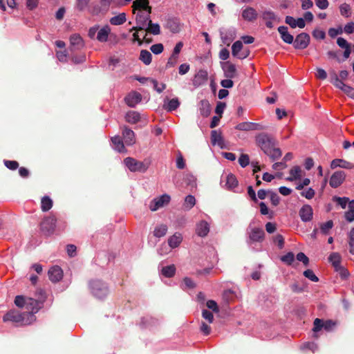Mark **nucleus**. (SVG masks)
Segmentation results:
<instances>
[{"label":"nucleus","mask_w":354,"mask_h":354,"mask_svg":"<svg viewBox=\"0 0 354 354\" xmlns=\"http://www.w3.org/2000/svg\"><path fill=\"white\" fill-rule=\"evenodd\" d=\"M180 105V102L178 98H173L166 102L164 104V108L168 111L176 110Z\"/></svg>","instance_id":"e433bc0d"},{"label":"nucleus","mask_w":354,"mask_h":354,"mask_svg":"<svg viewBox=\"0 0 354 354\" xmlns=\"http://www.w3.org/2000/svg\"><path fill=\"white\" fill-rule=\"evenodd\" d=\"M132 8L133 14H136L137 12H142V10H151V8L149 6V0H135Z\"/></svg>","instance_id":"412c9836"},{"label":"nucleus","mask_w":354,"mask_h":354,"mask_svg":"<svg viewBox=\"0 0 354 354\" xmlns=\"http://www.w3.org/2000/svg\"><path fill=\"white\" fill-rule=\"evenodd\" d=\"M236 129L240 131H249L255 130H263L265 129V127L258 123L244 122L237 124L236 126Z\"/></svg>","instance_id":"ddd939ff"},{"label":"nucleus","mask_w":354,"mask_h":354,"mask_svg":"<svg viewBox=\"0 0 354 354\" xmlns=\"http://www.w3.org/2000/svg\"><path fill=\"white\" fill-rule=\"evenodd\" d=\"M39 0H26V5L27 8L30 10L35 9L39 4Z\"/></svg>","instance_id":"0e129e2a"},{"label":"nucleus","mask_w":354,"mask_h":354,"mask_svg":"<svg viewBox=\"0 0 354 354\" xmlns=\"http://www.w3.org/2000/svg\"><path fill=\"white\" fill-rule=\"evenodd\" d=\"M249 162V156L246 154H242L239 158V163L242 167H245L248 165Z\"/></svg>","instance_id":"13d9d810"},{"label":"nucleus","mask_w":354,"mask_h":354,"mask_svg":"<svg viewBox=\"0 0 354 354\" xmlns=\"http://www.w3.org/2000/svg\"><path fill=\"white\" fill-rule=\"evenodd\" d=\"M241 17L247 21H254L257 19L258 13L252 7H246L243 9Z\"/></svg>","instance_id":"aec40b11"},{"label":"nucleus","mask_w":354,"mask_h":354,"mask_svg":"<svg viewBox=\"0 0 354 354\" xmlns=\"http://www.w3.org/2000/svg\"><path fill=\"white\" fill-rule=\"evenodd\" d=\"M348 244H349V252L354 254V227L348 233Z\"/></svg>","instance_id":"09e8293b"},{"label":"nucleus","mask_w":354,"mask_h":354,"mask_svg":"<svg viewBox=\"0 0 354 354\" xmlns=\"http://www.w3.org/2000/svg\"><path fill=\"white\" fill-rule=\"evenodd\" d=\"M176 272V267L174 265H170L163 267L161 270V273L166 277H171Z\"/></svg>","instance_id":"79ce46f5"},{"label":"nucleus","mask_w":354,"mask_h":354,"mask_svg":"<svg viewBox=\"0 0 354 354\" xmlns=\"http://www.w3.org/2000/svg\"><path fill=\"white\" fill-rule=\"evenodd\" d=\"M124 100L129 106L134 107L141 102L142 95L136 91H131L125 97Z\"/></svg>","instance_id":"dca6fc26"},{"label":"nucleus","mask_w":354,"mask_h":354,"mask_svg":"<svg viewBox=\"0 0 354 354\" xmlns=\"http://www.w3.org/2000/svg\"><path fill=\"white\" fill-rule=\"evenodd\" d=\"M304 275L310 279L312 281L317 282L318 281V277L315 274L314 272L312 270H306L304 272Z\"/></svg>","instance_id":"3c124183"},{"label":"nucleus","mask_w":354,"mask_h":354,"mask_svg":"<svg viewBox=\"0 0 354 354\" xmlns=\"http://www.w3.org/2000/svg\"><path fill=\"white\" fill-rule=\"evenodd\" d=\"M342 91L346 93L348 97L354 99V88L348 85H345Z\"/></svg>","instance_id":"052dcab7"},{"label":"nucleus","mask_w":354,"mask_h":354,"mask_svg":"<svg viewBox=\"0 0 354 354\" xmlns=\"http://www.w3.org/2000/svg\"><path fill=\"white\" fill-rule=\"evenodd\" d=\"M207 72L204 70H200L194 77L192 84L197 88L206 83L207 80Z\"/></svg>","instance_id":"f3484780"},{"label":"nucleus","mask_w":354,"mask_h":354,"mask_svg":"<svg viewBox=\"0 0 354 354\" xmlns=\"http://www.w3.org/2000/svg\"><path fill=\"white\" fill-rule=\"evenodd\" d=\"M313 208L309 205H305L299 210V216L302 221L308 222L313 218Z\"/></svg>","instance_id":"4be33fe9"},{"label":"nucleus","mask_w":354,"mask_h":354,"mask_svg":"<svg viewBox=\"0 0 354 354\" xmlns=\"http://www.w3.org/2000/svg\"><path fill=\"white\" fill-rule=\"evenodd\" d=\"M141 120V115L138 112L130 111L125 115V120L130 124H136Z\"/></svg>","instance_id":"473e14b6"},{"label":"nucleus","mask_w":354,"mask_h":354,"mask_svg":"<svg viewBox=\"0 0 354 354\" xmlns=\"http://www.w3.org/2000/svg\"><path fill=\"white\" fill-rule=\"evenodd\" d=\"M297 259L302 262L305 266H307L309 262L308 257L303 252H299L297 254Z\"/></svg>","instance_id":"69168bd1"},{"label":"nucleus","mask_w":354,"mask_h":354,"mask_svg":"<svg viewBox=\"0 0 354 354\" xmlns=\"http://www.w3.org/2000/svg\"><path fill=\"white\" fill-rule=\"evenodd\" d=\"M70 43L75 48H82L84 46V41L79 35H73L70 37Z\"/></svg>","instance_id":"c9c22d12"},{"label":"nucleus","mask_w":354,"mask_h":354,"mask_svg":"<svg viewBox=\"0 0 354 354\" xmlns=\"http://www.w3.org/2000/svg\"><path fill=\"white\" fill-rule=\"evenodd\" d=\"M196 204V199L194 196L188 195L185 198L184 207L189 210L192 209Z\"/></svg>","instance_id":"49530a36"},{"label":"nucleus","mask_w":354,"mask_h":354,"mask_svg":"<svg viewBox=\"0 0 354 354\" xmlns=\"http://www.w3.org/2000/svg\"><path fill=\"white\" fill-rule=\"evenodd\" d=\"M339 11H340V14L343 17H345L346 18L351 17V7L348 4H347L346 3H342L339 6Z\"/></svg>","instance_id":"a18cd8bd"},{"label":"nucleus","mask_w":354,"mask_h":354,"mask_svg":"<svg viewBox=\"0 0 354 354\" xmlns=\"http://www.w3.org/2000/svg\"><path fill=\"white\" fill-rule=\"evenodd\" d=\"M151 10H148L147 11L142 10V12H137L135 15L136 26H133L130 31L133 30H143L147 28L149 22H151L150 14Z\"/></svg>","instance_id":"39448f33"},{"label":"nucleus","mask_w":354,"mask_h":354,"mask_svg":"<svg viewBox=\"0 0 354 354\" xmlns=\"http://www.w3.org/2000/svg\"><path fill=\"white\" fill-rule=\"evenodd\" d=\"M41 203V208L43 212L48 211L53 206V201L48 196L43 197Z\"/></svg>","instance_id":"37998d69"},{"label":"nucleus","mask_w":354,"mask_h":354,"mask_svg":"<svg viewBox=\"0 0 354 354\" xmlns=\"http://www.w3.org/2000/svg\"><path fill=\"white\" fill-rule=\"evenodd\" d=\"M322 328H324V323H323L322 320L320 319L316 318L314 320L313 330L316 333V332L319 331Z\"/></svg>","instance_id":"6e6d98bb"},{"label":"nucleus","mask_w":354,"mask_h":354,"mask_svg":"<svg viewBox=\"0 0 354 354\" xmlns=\"http://www.w3.org/2000/svg\"><path fill=\"white\" fill-rule=\"evenodd\" d=\"M111 142L113 143V147L115 150L120 153L126 151L124 143L119 136L113 137L111 138Z\"/></svg>","instance_id":"f704fd0d"},{"label":"nucleus","mask_w":354,"mask_h":354,"mask_svg":"<svg viewBox=\"0 0 354 354\" xmlns=\"http://www.w3.org/2000/svg\"><path fill=\"white\" fill-rule=\"evenodd\" d=\"M110 32V27L108 25L104 26L102 28L98 30L97 39L100 42L106 41Z\"/></svg>","instance_id":"c756f323"},{"label":"nucleus","mask_w":354,"mask_h":354,"mask_svg":"<svg viewBox=\"0 0 354 354\" xmlns=\"http://www.w3.org/2000/svg\"><path fill=\"white\" fill-rule=\"evenodd\" d=\"M294 259L295 256L292 252H289L281 257V261L287 264H291Z\"/></svg>","instance_id":"680f3d73"},{"label":"nucleus","mask_w":354,"mask_h":354,"mask_svg":"<svg viewBox=\"0 0 354 354\" xmlns=\"http://www.w3.org/2000/svg\"><path fill=\"white\" fill-rule=\"evenodd\" d=\"M346 174L343 171H335L330 177L329 184L332 187H339L345 180Z\"/></svg>","instance_id":"4468645a"},{"label":"nucleus","mask_w":354,"mask_h":354,"mask_svg":"<svg viewBox=\"0 0 354 354\" xmlns=\"http://www.w3.org/2000/svg\"><path fill=\"white\" fill-rule=\"evenodd\" d=\"M211 141L213 145H217L221 149L225 147L224 139L220 132L212 131L211 133Z\"/></svg>","instance_id":"a878e982"},{"label":"nucleus","mask_w":354,"mask_h":354,"mask_svg":"<svg viewBox=\"0 0 354 354\" xmlns=\"http://www.w3.org/2000/svg\"><path fill=\"white\" fill-rule=\"evenodd\" d=\"M164 47L162 44H153L151 46L150 50L155 55L160 54L163 51Z\"/></svg>","instance_id":"5fc2aeb1"},{"label":"nucleus","mask_w":354,"mask_h":354,"mask_svg":"<svg viewBox=\"0 0 354 354\" xmlns=\"http://www.w3.org/2000/svg\"><path fill=\"white\" fill-rule=\"evenodd\" d=\"M143 30H145L147 32L151 33L153 35H157L160 33V28L158 24H153L151 21L149 22V24L147 26V28Z\"/></svg>","instance_id":"58836bf2"},{"label":"nucleus","mask_w":354,"mask_h":354,"mask_svg":"<svg viewBox=\"0 0 354 354\" xmlns=\"http://www.w3.org/2000/svg\"><path fill=\"white\" fill-rule=\"evenodd\" d=\"M222 183H225V187L228 189H232L238 185V180L232 174L223 176Z\"/></svg>","instance_id":"bb28decb"},{"label":"nucleus","mask_w":354,"mask_h":354,"mask_svg":"<svg viewBox=\"0 0 354 354\" xmlns=\"http://www.w3.org/2000/svg\"><path fill=\"white\" fill-rule=\"evenodd\" d=\"M262 18L268 28H272L274 23L280 22V19L273 12L266 10L262 13Z\"/></svg>","instance_id":"f8f14e48"},{"label":"nucleus","mask_w":354,"mask_h":354,"mask_svg":"<svg viewBox=\"0 0 354 354\" xmlns=\"http://www.w3.org/2000/svg\"><path fill=\"white\" fill-rule=\"evenodd\" d=\"M122 136L127 145H132L136 142L134 132L127 127L122 128Z\"/></svg>","instance_id":"b1692460"},{"label":"nucleus","mask_w":354,"mask_h":354,"mask_svg":"<svg viewBox=\"0 0 354 354\" xmlns=\"http://www.w3.org/2000/svg\"><path fill=\"white\" fill-rule=\"evenodd\" d=\"M330 167L333 169L341 167L344 169H353V165L348 161L342 159H335L331 162Z\"/></svg>","instance_id":"2f4dec72"},{"label":"nucleus","mask_w":354,"mask_h":354,"mask_svg":"<svg viewBox=\"0 0 354 354\" xmlns=\"http://www.w3.org/2000/svg\"><path fill=\"white\" fill-rule=\"evenodd\" d=\"M268 192L270 194V201L272 204L274 206L278 205L280 201V198L278 196V194L272 191H268Z\"/></svg>","instance_id":"864d4df0"},{"label":"nucleus","mask_w":354,"mask_h":354,"mask_svg":"<svg viewBox=\"0 0 354 354\" xmlns=\"http://www.w3.org/2000/svg\"><path fill=\"white\" fill-rule=\"evenodd\" d=\"M206 305L208 308L212 310L215 313H218L219 311L218 305L214 300L207 301Z\"/></svg>","instance_id":"338daca9"},{"label":"nucleus","mask_w":354,"mask_h":354,"mask_svg":"<svg viewBox=\"0 0 354 354\" xmlns=\"http://www.w3.org/2000/svg\"><path fill=\"white\" fill-rule=\"evenodd\" d=\"M127 21L126 14L124 12L119 13L118 15L111 17L109 20L111 24L113 26H120L125 23Z\"/></svg>","instance_id":"72a5a7b5"},{"label":"nucleus","mask_w":354,"mask_h":354,"mask_svg":"<svg viewBox=\"0 0 354 354\" xmlns=\"http://www.w3.org/2000/svg\"><path fill=\"white\" fill-rule=\"evenodd\" d=\"M257 145L267 154L272 160H277L281 156V151L279 148L275 147L274 140L266 133H261L256 137Z\"/></svg>","instance_id":"f257e3e1"},{"label":"nucleus","mask_w":354,"mask_h":354,"mask_svg":"<svg viewBox=\"0 0 354 354\" xmlns=\"http://www.w3.org/2000/svg\"><path fill=\"white\" fill-rule=\"evenodd\" d=\"M332 83L338 88L342 89L343 87L346 85L338 77L336 74L332 77Z\"/></svg>","instance_id":"8fccbe9b"},{"label":"nucleus","mask_w":354,"mask_h":354,"mask_svg":"<svg viewBox=\"0 0 354 354\" xmlns=\"http://www.w3.org/2000/svg\"><path fill=\"white\" fill-rule=\"evenodd\" d=\"M285 21L292 28L296 27L304 28L306 26L305 21L303 18H298L297 19H295L292 17L287 16Z\"/></svg>","instance_id":"cd10ccee"},{"label":"nucleus","mask_w":354,"mask_h":354,"mask_svg":"<svg viewBox=\"0 0 354 354\" xmlns=\"http://www.w3.org/2000/svg\"><path fill=\"white\" fill-rule=\"evenodd\" d=\"M171 200L170 196L168 194H163L159 197L153 198L149 204V209L152 212H155L158 209L167 205Z\"/></svg>","instance_id":"6e6552de"},{"label":"nucleus","mask_w":354,"mask_h":354,"mask_svg":"<svg viewBox=\"0 0 354 354\" xmlns=\"http://www.w3.org/2000/svg\"><path fill=\"white\" fill-rule=\"evenodd\" d=\"M248 243L252 244L255 242H262L264 240L265 233L263 229L259 227H250L248 232Z\"/></svg>","instance_id":"0eeeda50"},{"label":"nucleus","mask_w":354,"mask_h":354,"mask_svg":"<svg viewBox=\"0 0 354 354\" xmlns=\"http://www.w3.org/2000/svg\"><path fill=\"white\" fill-rule=\"evenodd\" d=\"M310 37L308 34L302 32L299 34L293 41L294 47L296 49H305L310 44Z\"/></svg>","instance_id":"1a4fd4ad"},{"label":"nucleus","mask_w":354,"mask_h":354,"mask_svg":"<svg viewBox=\"0 0 354 354\" xmlns=\"http://www.w3.org/2000/svg\"><path fill=\"white\" fill-rule=\"evenodd\" d=\"M313 36L315 39H324L326 37L325 32L321 29H315L313 32Z\"/></svg>","instance_id":"bf43d9fd"},{"label":"nucleus","mask_w":354,"mask_h":354,"mask_svg":"<svg viewBox=\"0 0 354 354\" xmlns=\"http://www.w3.org/2000/svg\"><path fill=\"white\" fill-rule=\"evenodd\" d=\"M221 66L227 78H234L237 75L236 66L230 62L222 63Z\"/></svg>","instance_id":"2eb2a0df"},{"label":"nucleus","mask_w":354,"mask_h":354,"mask_svg":"<svg viewBox=\"0 0 354 354\" xmlns=\"http://www.w3.org/2000/svg\"><path fill=\"white\" fill-rule=\"evenodd\" d=\"M315 190L312 188H308L307 189L303 190L301 192V195L307 199L313 198L315 196Z\"/></svg>","instance_id":"603ef678"},{"label":"nucleus","mask_w":354,"mask_h":354,"mask_svg":"<svg viewBox=\"0 0 354 354\" xmlns=\"http://www.w3.org/2000/svg\"><path fill=\"white\" fill-rule=\"evenodd\" d=\"M151 54L147 50H142L140 54V59L146 65L151 62Z\"/></svg>","instance_id":"ea45409f"},{"label":"nucleus","mask_w":354,"mask_h":354,"mask_svg":"<svg viewBox=\"0 0 354 354\" xmlns=\"http://www.w3.org/2000/svg\"><path fill=\"white\" fill-rule=\"evenodd\" d=\"M56 221L57 220L55 216L46 218L41 223L42 231L48 234L53 233L55 228Z\"/></svg>","instance_id":"9b49d317"},{"label":"nucleus","mask_w":354,"mask_h":354,"mask_svg":"<svg viewBox=\"0 0 354 354\" xmlns=\"http://www.w3.org/2000/svg\"><path fill=\"white\" fill-rule=\"evenodd\" d=\"M278 31L281 35V37L284 42L289 44L293 43L294 37L291 34L288 32V28L286 26H279L278 28Z\"/></svg>","instance_id":"c85d7f7f"},{"label":"nucleus","mask_w":354,"mask_h":354,"mask_svg":"<svg viewBox=\"0 0 354 354\" xmlns=\"http://www.w3.org/2000/svg\"><path fill=\"white\" fill-rule=\"evenodd\" d=\"M290 176L286 178V180L292 182L300 180L303 176V171L300 167L294 166L289 171Z\"/></svg>","instance_id":"393cba45"},{"label":"nucleus","mask_w":354,"mask_h":354,"mask_svg":"<svg viewBox=\"0 0 354 354\" xmlns=\"http://www.w3.org/2000/svg\"><path fill=\"white\" fill-rule=\"evenodd\" d=\"M48 277L50 280L53 282H58L60 281L63 277V271L57 266H53L50 268L48 272Z\"/></svg>","instance_id":"6ab92c4d"},{"label":"nucleus","mask_w":354,"mask_h":354,"mask_svg":"<svg viewBox=\"0 0 354 354\" xmlns=\"http://www.w3.org/2000/svg\"><path fill=\"white\" fill-rule=\"evenodd\" d=\"M15 304L18 307H25L32 314L37 313L41 308V301L34 299L31 297H25L24 296H17L15 299Z\"/></svg>","instance_id":"20e7f679"},{"label":"nucleus","mask_w":354,"mask_h":354,"mask_svg":"<svg viewBox=\"0 0 354 354\" xmlns=\"http://www.w3.org/2000/svg\"><path fill=\"white\" fill-rule=\"evenodd\" d=\"M35 318L32 314L20 313L15 310L8 312L3 317V321H10L21 325H28L35 321Z\"/></svg>","instance_id":"f03ea898"},{"label":"nucleus","mask_w":354,"mask_h":354,"mask_svg":"<svg viewBox=\"0 0 354 354\" xmlns=\"http://www.w3.org/2000/svg\"><path fill=\"white\" fill-rule=\"evenodd\" d=\"M333 226V223L332 221H328L326 223H323L320 224V232L322 234L326 235L329 233L330 230L332 229Z\"/></svg>","instance_id":"de8ad7c7"},{"label":"nucleus","mask_w":354,"mask_h":354,"mask_svg":"<svg viewBox=\"0 0 354 354\" xmlns=\"http://www.w3.org/2000/svg\"><path fill=\"white\" fill-rule=\"evenodd\" d=\"M5 165L10 169L15 170L19 167V164L15 160H6Z\"/></svg>","instance_id":"774afa93"},{"label":"nucleus","mask_w":354,"mask_h":354,"mask_svg":"<svg viewBox=\"0 0 354 354\" xmlns=\"http://www.w3.org/2000/svg\"><path fill=\"white\" fill-rule=\"evenodd\" d=\"M91 288L94 296L99 299L104 298L109 292L106 286L98 280L93 281L91 283Z\"/></svg>","instance_id":"423d86ee"},{"label":"nucleus","mask_w":354,"mask_h":354,"mask_svg":"<svg viewBox=\"0 0 354 354\" xmlns=\"http://www.w3.org/2000/svg\"><path fill=\"white\" fill-rule=\"evenodd\" d=\"M124 164L132 172L144 173L151 165V160L145 159L143 161H139L133 158L127 157L124 160Z\"/></svg>","instance_id":"7ed1b4c3"},{"label":"nucleus","mask_w":354,"mask_h":354,"mask_svg":"<svg viewBox=\"0 0 354 354\" xmlns=\"http://www.w3.org/2000/svg\"><path fill=\"white\" fill-rule=\"evenodd\" d=\"M243 48V43L241 41H235L232 46V54L234 57H236L239 59H245L246 58L249 53L248 52H243L241 53Z\"/></svg>","instance_id":"a211bd4d"},{"label":"nucleus","mask_w":354,"mask_h":354,"mask_svg":"<svg viewBox=\"0 0 354 354\" xmlns=\"http://www.w3.org/2000/svg\"><path fill=\"white\" fill-rule=\"evenodd\" d=\"M183 241V236L179 232H176L168 239V244L171 248H176L180 245Z\"/></svg>","instance_id":"7c9ffc66"},{"label":"nucleus","mask_w":354,"mask_h":354,"mask_svg":"<svg viewBox=\"0 0 354 354\" xmlns=\"http://www.w3.org/2000/svg\"><path fill=\"white\" fill-rule=\"evenodd\" d=\"M167 232V227L166 225L161 224L156 227L153 231V235L156 237L164 236Z\"/></svg>","instance_id":"a19ab883"},{"label":"nucleus","mask_w":354,"mask_h":354,"mask_svg":"<svg viewBox=\"0 0 354 354\" xmlns=\"http://www.w3.org/2000/svg\"><path fill=\"white\" fill-rule=\"evenodd\" d=\"M202 316L209 324L212 323L214 321L213 314L207 310H203Z\"/></svg>","instance_id":"4d7b16f0"},{"label":"nucleus","mask_w":354,"mask_h":354,"mask_svg":"<svg viewBox=\"0 0 354 354\" xmlns=\"http://www.w3.org/2000/svg\"><path fill=\"white\" fill-rule=\"evenodd\" d=\"M200 112L202 115L207 117L210 113V105L206 100L201 101Z\"/></svg>","instance_id":"c03bdc74"},{"label":"nucleus","mask_w":354,"mask_h":354,"mask_svg":"<svg viewBox=\"0 0 354 354\" xmlns=\"http://www.w3.org/2000/svg\"><path fill=\"white\" fill-rule=\"evenodd\" d=\"M236 31L234 28L220 30L221 39L223 43L227 46L236 38Z\"/></svg>","instance_id":"9d476101"},{"label":"nucleus","mask_w":354,"mask_h":354,"mask_svg":"<svg viewBox=\"0 0 354 354\" xmlns=\"http://www.w3.org/2000/svg\"><path fill=\"white\" fill-rule=\"evenodd\" d=\"M329 261L332 263L333 266L335 269L337 268L338 267L341 266V256L337 252H333L332 253L329 257H328Z\"/></svg>","instance_id":"4c0bfd02"},{"label":"nucleus","mask_w":354,"mask_h":354,"mask_svg":"<svg viewBox=\"0 0 354 354\" xmlns=\"http://www.w3.org/2000/svg\"><path fill=\"white\" fill-rule=\"evenodd\" d=\"M209 232V224L205 221H201L196 224V232L201 237L206 236Z\"/></svg>","instance_id":"5701e85b"},{"label":"nucleus","mask_w":354,"mask_h":354,"mask_svg":"<svg viewBox=\"0 0 354 354\" xmlns=\"http://www.w3.org/2000/svg\"><path fill=\"white\" fill-rule=\"evenodd\" d=\"M225 103L222 102H218L216 104L215 112L218 115V116L221 117L222 113L224 111V109L225 108Z\"/></svg>","instance_id":"e2e57ef3"}]
</instances>
